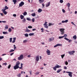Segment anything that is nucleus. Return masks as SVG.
<instances>
[{
    "label": "nucleus",
    "mask_w": 77,
    "mask_h": 77,
    "mask_svg": "<svg viewBox=\"0 0 77 77\" xmlns=\"http://www.w3.org/2000/svg\"><path fill=\"white\" fill-rule=\"evenodd\" d=\"M20 65V62L19 61L17 62L16 63V65L14 66V69H18L20 67H19V65Z\"/></svg>",
    "instance_id": "nucleus-1"
},
{
    "label": "nucleus",
    "mask_w": 77,
    "mask_h": 77,
    "mask_svg": "<svg viewBox=\"0 0 77 77\" xmlns=\"http://www.w3.org/2000/svg\"><path fill=\"white\" fill-rule=\"evenodd\" d=\"M66 73H69L68 75L70 77H72V72H70L66 71Z\"/></svg>",
    "instance_id": "nucleus-2"
},
{
    "label": "nucleus",
    "mask_w": 77,
    "mask_h": 77,
    "mask_svg": "<svg viewBox=\"0 0 77 77\" xmlns=\"http://www.w3.org/2000/svg\"><path fill=\"white\" fill-rule=\"evenodd\" d=\"M2 12H3L5 14V15H6L7 14V12L6 11H6L5 9H2Z\"/></svg>",
    "instance_id": "nucleus-3"
},
{
    "label": "nucleus",
    "mask_w": 77,
    "mask_h": 77,
    "mask_svg": "<svg viewBox=\"0 0 77 77\" xmlns=\"http://www.w3.org/2000/svg\"><path fill=\"white\" fill-rule=\"evenodd\" d=\"M46 53H47V54H48V55H50L51 54H50V50H48V49H47V51H46Z\"/></svg>",
    "instance_id": "nucleus-4"
},
{
    "label": "nucleus",
    "mask_w": 77,
    "mask_h": 77,
    "mask_svg": "<svg viewBox=\"0 0 77 77\" xmlns=\"http://www.w3.org/2000/svg\"><path fill=\"white\" fill-rule=\"evenodd\" d=\"M72 53H75V51H70L69 52H68V53H69L70 55H72Z\"/></svg>",
    "instance_id": "nucleus-5"
},
{
    "label": "nucleus",
    "mask_w": 77,
    "mask_h": 77,
    "mask_svg": "<svg viewBox=\"0 0 77 77\" xmlns=\"http://www.w3.org/2000/svg\"><path fill=\"white\" fill-rule=\"evenodd\" d=\"M24 5V3L23 2H21L20 4V7H21L23 6Z\"/></svg>",
    "instance_id": "nucleus-6"
},
{
    "label": "nucleus",
    "mask_w": 77,
    "mask_h": 77,
    "mask_svg": "<svg viewBox=\"0 0 77 77\" xmlns=\"http://www.w3.org/2000/svg\"><path fill=\"white\" fill-rule=\"evenodd\" d=\"M24 59V56H23V55L22 54L20 55V60H22Z\"/></svg>",
    "instance_id": "nucleus-7"
},
{
    "label": "nucleus",
    "mask_w": 77,
    "mask_h": 77,
    "mask_svg": "<svg viewBox=\"0 0 77 77\" xmlns=\"http://www.w3.org/2000/svg\"><path fill=\"white\" fill-rule=\"evenodd\" d=\"M39 56H36V60L37 62L39 61Z\"/></svg>",
    "instance_id": "nucleus-8"
},
{
    "label": "nucleus",
    "mask_w": 77,
    "mask_h": 77,
    "mask_svg": "<svg viewBox=\"0 0 77 77\" xmlns=\"http://www.w3.org/2000/svg\"><path fill=\"white\" fill-rule=\"evenodd\" d=\"M68 22V20H65V21L63 20L62 21V23H67Z\"/></svg>",
    "instance_id": "nucleus-9"
},
{
    "label": "nucleus",
    "mask_w": 77,
    "mask_h": 77,
    "mask_svg": "<svg viewBox=\"0 0 77 77\" xmlns=\"http://www.w3.org/2000/svg\"><path fill=\"white\" fill-rule=\"evenodd\" d=\"M50 2H48V3L46 5V7H48V6H50Z\"/></svg>",
    "instance_id": "nucleus-10"
},
{
    "label": "nucleus",
    "mask_w": 77,
    "mask_h": 77,
    "mask_svg": "<svg viewBox=\"0 0 77 77\" xmlns=\"http://www.w3.org/2000/svg\"><path fill=\"white\" fill-rule=\"evenodd\" d=\"M2 33L4 35H7L8 34V32H2Z\"/></svg>",
    "instance_id": "nucleus-11"
},
{
    "label": "nucleus",
    "mask_w": 77,
    "mask_h": 77,
    "mask_svg": "<svg viewBox=\"0 0 77 77\" xmlns=\"http://www.w3.org/2000/svg\"><path fill=\"white\" fill-rule=\"evenodd\" d=\"M65 30V29L63 28H61L60 29V32H64Z\"/></svg>",
    "instance_id": "nucleus-12"
},
{
    "label": "nucleus",
    "mask_w": 77,
    "mask_h": 77,
    "mask_svg": "<svg viewBox=\"0 0 77 77\" xmlns=\"http://www.w3.org/2000/svg\"><path fill=\"white\" fill-rule=\"evenodd\" d=\"M20 17L21 20H23V19L24 18V16L22 15H21Z\"/></svg>",
    "instance_id": "nucleus-13"
},
{
    "label": "nucleus",
    "mask_w": 77,
    "mask_h": 77,
    "mask_svg": "<svg viewBox=\"0 0 77 77\" xmlns=\"http://www.w3.org/2000/svg\"><path fill=\"white\" fill-rule=\"evenodd\" d=\"M42 11V10L41 9H39L38 11V12H39V13H40V12H41Z\"/></svg>",
    "instance_id": "nucleus-14"
},
{
    "label": "nucleus",
    "mask_w": 77,
    "mask_h": 77,
    "mask_svg": "<svg viewBox=\"0 0 77 77\" xmlns=\"http://www.w3.org/2000/svg\"><path fill=\"white\" fill-rule=\"evenodd\" d=\"M60 44H58L57 45H55L54 46V47L55 48V47H58V46H60Z\"/></svg>",
    "instance_id": "nucleus-15"
},
{
    "label": "nucleus",
    "mask_w": 77,
    "mask_h": 77,
    "mask_svg": "<svg viewBox=\"0 0 77 77\" xmlns=\"http://www.w3.org/2000/svg\"><path fill=\"white\" fill-rule=\"evenodd\" d=\"M54 25V23H49L48 24V26H53Z\"/></svg>",
    "instance_id": "nucleus-16"
},
{
    "label": "nucleus",
    "mask_w": 77,
    "mask_h": 77,
    "mask_svg": "<svg viewBox=\"0 0 77 77\" xmlns=\"http://www.w3.org/2000/svg\"><path fill=\"white\" fill-rule=\"evenodd\" d=\"M31 15L32 16V17H35L36 16V13H33Z\"/></svg>",
    "instance_id": "nucleus-17"
},
{
    "label": "nucleus",
    "mask_w": 77,
    "mask_h": 77,
    "mask_svg": "<svg viewBox=\"0 0 77 77\" xmlns=\"http://www.w3.org/2000/svg\"><path fill=\"white\" fill-rule=\"evenodd\" d=\"M5 8H4V9H5V11L6 10V9H9V8H8V7L7 6H5Z\"/></svg>",
    "instance_id": "nucleus-18"
},
{
    "label": "nucleus",
    "mask_w": 77,
    "mask_h": 77,
    "mask_svg": "<svg viewBox=\"0 0 77 77\" xmlns=\"http://www.w3.org/2000/svg\"><path fill=\"white\" fill-rule=\"evenodd\" d=\"M39 1L40 2V3H41L44 2V0H39Z\"/></svg>",
    "instance_id": "nucleus-19"
},
{
    "label": "nucleus",
    "mask_w": 77,
    "mask_h": 77,
    "mask_svg": "<svg viewBox=\"0 0 77 77\" xmlns=\"http://www.w3.org/2000/svg\"><path fill=\"white\" fill-rule=\"evenodd\" d=\"M22 22H23V23H26V20L25 18L22 20Z\"/></svg>",
    "instance_id": "nucleus-20"
},
{
    "label": "nucleus",
    "mask_w": 77,
    "mask_h": 77,
    "mask_svg": "<svg viewBox=\"0 0 77 77\" xmlns=\"http://www.w3.org/2000/svg\"><path fill=\"white\" fill-rule=\"evenodd\" d=\"M66 5L68 6V8H69L70 7V4L69 3H68L66 4Z\"/></svg>",
    "instance_id": "nucleus-21"
},
{
    "label": "nucleus",
    "mask_w": 77,
    "mask_h": 77,
    "mask_svg": "<svg viewBox=\"0 0 77 77\" xmlns=\"http://www.w3.org/2000/svg\"><path fill=\"white\" fill-rule=\"evenodd\" d=\"M13 2L14 3V4L15 5V4L17 2V0H13Z\"/></svg>",
    "instance_id": "nucleus-22"
},
{
    "label": "nucleus",
    "mask_w": 77,
    "mask_h": 77,
    "mask_svg": "<svg viewBox=\"0 0 77 77\" xmlns=\"http://www.w3.org/2000/svg\"><path fill=\"white\" fill-rule=\"evenodd\" d=\"M25 37H28L29 36V34L27 33H26L24 34Z\"/></svg>",
    "instance_id": "nucleus-23"
},
{
    "label": "nucleus",
    "mask_w": 77,
    "mask_h": 77,
    "mask_svg": "<svg viewBox=\"0 0 77 77\" xmlns=\"http://www.w3.org/2000/svg\"><path fill=\"white\" fill-rule=\"evenodd\" d=\"M23 15H24V16H26V15L27 14V12H24V13H23Z\"/></svg>",
    "instance_id": "nucleus-24"
},
{
    "label": "nucleus",
    "mask_w": 77,
    "mask_h": 77,
    "mask_svg": "<svg viewBox=\"0 0 77 77\" xmlns=\"http://www.w3.org/2000/svg\"><path fill=\"white\" fill-rule=\"evenodd\" d=\"M73 38H74L75 39H77V36L76 35H75L73 37Z\"/></svg>",
    "instance_id": "nucleus-25"
},
{
    "label": "nucleus",
    "mask_w": 77,
    "mask_h": 77,
    "mask_svg": "<svg viewBox=\"0 0 77 77\" xmlns=\"http://www.w3.org/2000/svg\"><path fill=\"white\" fill-rule=\"evenodd\" d=\"M54 40V38H50L49 41V42H51V41H53Z\"/></svg>",
    "instance_id": "nucleus-26"
},
{
    "label": "nucleus",
    "mask_w": 77,
    "mask_h": 77,
    "mask_svg": "<svg viewBox=\"0 0 77 77\" xmlns=\"http://www.w3.org/2000/svg\"><path fill=\"white\" fill-rule=\"evenodd\" d=\"M56 66V68H61V66H60L59 65H57V66Z\"/></svg>",
    "instance_id": "nucleus-27"
},
{
    "label": "nucleus",
    "mask_w": 77,
    "mask_h": 77,
    "mask_svg": "<svg viewBox=\"0 0 77 77\" xmlns=\"http://www.w3.org/2000/svg\"><path fill=\"white\" fill-rule=\"evenodd\" d=\"M61 71H62V69H59L57 71V73H59V72H60Z\"/></svg>",
    "instance_id": "nucleus-28"
},
{
    "label": "nucleus",
    "mask_w": 77,
    "mask_h": 77,
    "mask_svg": "<svg viewBox=\"0 0 77 77\" xmlns=\"http://www.w3.org/2000/svg\"><path fill=\"white\" fill-rule=\"evenodd\" d=\"M14 51H15V50H13V49H11V50L9 52L10 53H12V52H14Z\"/></svg>",
    "instance_id": "nucleus-29"
},
{
    "label": "nucleus",
    "mask_w": 77,
    "mask_h": 77,
    "mask_svg": "<svg viewBox=\"0 0 77 77\" xmlns=\"http://www.w3.org/2000/svg\"><path fill=\"white\" fill-rule=\"evenodd\" d=\"M8 31L9 32H11L12 31V29H11V28H9Z\"/></svg>",
    "instance_id": "nucleus-30"
},
{
    "label": "nucleus",
    "mask_w": 77,
    "mask_h": 77,
    "mask_svg": "<svg viewBox=\"0 0 77 77\" xmlns=\"http://www.w3.org/2000/svg\"><path fill=\"white\" fill-rule=\"evenodd\" d=\"M10 42H12V38H9Z\"/></svg>",
    "instance_id": "nucleus-31"
},
{
    "label": "nucleus",
    "mask_w": 77,
    "mask_h": 77,
    "mask_svg": "<svg viewBox=\"0 0 77 77\" xmlns=\"http://www.w3.org/2000/svg\"><path fill=\"white\" fill-rule=\"evenodd\" d=\"M56 68H57L56 67V66H55V67H54L53 68V69L54 70V71H56Z\"/></svg>",
    "instance_id": "nucleus-32"
},
{
    "label": "nucleus",
    "mask_w": 77,
    "mask_h": 77,
    "mask_svg": "<svg viewBox=\"0 0 77 77\" xmlns=\"http://www.w3.org/2000/svg\"><path fill=\"white\" fill-rule=\"evenodd\" d=\"M23 64L22 63H21V67H20V69H22L23 68Z\"/></svg>",
    "instance_id": "nucleus-33"
},
{
    "label": "nucleus",
    "mask_w": 77,
    "mask_h": 77,
    "mask_svg": "<svg viewBox=\"0 0 77 77\" xmlns=\"http://www.w3.org/2000/svg\"><path fill=\"white\" fill-rule=\"evenodd\" d=\"M33 35H34V33H30L29 34V36H33Z\"/></svg>",
    "instance_id": "nucleus-34"
},
{
    "label": "nucleus",
    "mask_w": 77,
    "mask_h": 77,
    "mask_svg": "<svg viewBox=\"0 0 77 77\" xmlns=\"http://www.w3.org/2000/svg\"><path fill=\"white\" fill-rule=\"evenodd\" d=\"M30 30L28 29H26V32H30Z\"/></svg>",
    "instance_id": "nucleus-35"
},
{
    "label": "nucleus",
    "mask_w": 77,
    "mask_h": 77,
    "mask_svg": "<svg viewBox=\"0 0 77 77\" xmlns=\"http://www.w3.org/2000/svg\"><path fill=\"white\" fill-rule=\"evenodd\" d=\"M65 56V54H63V55H61V57L62 58V59H63V57Z\"/></svg>",
    "instance_id": "nucleus-36"
},
{
    "label": "nucleus",
    "mask_w": 77,
    "mask_h": 77,
    "mask_svg": "<svg viewBox=\"0 0 77 77\" xmlns=\"http://www.w3.org/2000/svg\"><path fill=\"white\" fill-rule=\"evenodd\" d=\"M27 42V40H23V43H26Z\"/></svg>",
    "instance_id": "nucleus-37"
},
{
    "label": "nucleus",
    "mask_w": 77,
    "mask_h": 77,
    "mask_svg": "<svg viewBox=\"0 0 77 77\" xmlns=\"http://www.w3.org/2000/svg\"><path fill=\"white\" fill-rule=\"evenodd\" d=\"M4 38V36H0V39H3Z\"/></svg>",
    "instance_id": "nucleus-38"
},
{
    "label": "nucleus",
    "mask_w": 77,
    "mask_h": 77,
    "mask_svg": "<svg viewBox=\"0 0 77 77\" xmlns=\"http://www.w3.org/2000/svg\"><path fill=\"white\" fill-rule=\"evenodd\" d=\"M61 32V35H64V33H65V31H63Z\"/></svg>",
    "instance_id": "nucleus-39"
},
{
    "label": "nucleus",
    "mask_w": 77,
    "mask_h": 77,
    "mask_svg": "<svg viewBox=\"0 0 77 77\" xmlns=\"http://www.w3.org/2000/svg\"><path fill=\"white\" fill-rule=\"evenodd\" d=\"M5 29H8V25L5 26Z\"/></svg>",
    "instance_id": "nucleus-40"
},
{
    "label": "nucleus",
    "mask_w": 77,
    "mask_h": 77,
    "mask_svg": "<svg viewBox=\"0 0 77 77\" xmlns=\"http://www.w3.org/2000/svg\"><path fill=\"white\" fill-rule=\"evenodd\" d=\"M64 39L66 40V41H69V39H68L66 37H65L64 38Z\"/></svg>",
    "instance_id": "nucleus-41"
},
{
    "label": "nucleus",
    "mask_w": 77,
    "mask_h": 77,
    "mask_svg": "<svg viewBox=\"0 0 77 77\" xmlns=\"http://www.w3.org/2000/svg\"><path fill=\"white\" fill-rule=\"evenodd\" d=\"M67 36L68 35H66V34H65L63 36V37L64 38V37H67Z\"/></svg>",
    "instance_id": "nucleus-42"
},
{
    "label": "nucleus",
    "mask_w": 77,
    "mask_h": 77,
    "mask_svg": "<svg viewBox=\"0 0 77 77\" xmlns=\"http://www.w3.org/2000/svg\"><path fill=\"white\" fill-rule=\"evenodd\" d=\"M39 74V72H36L35 73V75H38Z\"/></svg>",
    "instance_id": "nucleus-43"
},
{
    "label": "nucleus",
    "mask_w": 77,
    "mask_h": 77,
    "mask_svg": "<svg viewBox=\"0 0 77 77\" xmlns=\"http://www.w3.org/2000/svg\"><path fill=\"white\" fill-rule=\"evenodd\" d=\"M47 22H45V23L43 24L44 26H47Z\"/></svg>",
    "instance_id": "nucleus-44"
},
{
    "label": "nucleus",
    "mask_w": 77,
    "mask_h": 77,
    "mask_svg": "<svg viewBox=\"0 0 77 77\" xmlns=\"http://www.w3.org/2000/svg\"><path fill=\"white\" fill-rule=\"evenodd\" d=\"M63 38V36H59L58 38L59 39H62V38Z\"/></svg>",
    "instance_id": "nucleus-45"
},
{
    "label": "nucleus",
    "mask_w": 77,
    "mask_h": 77,
    "mask_svg": "<svg viewBox=\"0 0 77 77\" xmlns=\"http://www.w3.org/2000/svg\"><path fill=\"white\" fill-rule=\"evenodd\" d=\"M26 20H28V21H31V19H30L29 18H27Z\"/></svg>",
    "instance_id": "nucleus-46"
},
{
    "label": "nucleus",
    "mask_w": 77,
    "mask_h": 77,
    "mask_svg": "<svg viewBox=\"0 0 77 77\" xmlns=\"http://www.w3.org/2000/svg\"><path fill=\"white\" fill-rule=\"evenodd\" d=\"M60 2L61 3H63V0H60Z\"/></svg>",
    "instance_id": "nucleus-47"
},
{
    "label": "nucleus",
    "mask_w": 77,
    "mask_h": 77,
    "mask_svg": "<svg viewBox=\"0 0 77 77\" xmlns=\"http://www.w3.org/2000/svg\"><path fill=\"white\" fill-rule=\"evenodd\" d=\"M28 28H29V29H32V26H29L28 27Z\"/></svg>",
    "instance_id": "nucleus-48"
},
{
    "label": "nucleus",
    "mask_w": 77,
    "mask_h": 77,
    "mask_svg": "<svg viewBox=\"0 0 77 77\" xmlns=\"http://www.w3.org/2000/svg\"><path fill=\"white\" fill-rule=\"evenodd\" d=\"M65 63V65H67L68 64V63L67 61H66Z\"/></svg>",
    "instance_id": "nucleus-49"
},
{
    "label": "nucleus",
    "mask_w": 77,
    "mask_h": 77,
    "mask_svg": "<svg viewBox=\"0 0 77 77\" xmlns=\"http://www.w3.org/2000/svg\"><path fill=\"white\" fill-rule=\"evenodd\" d=\"M11 64H10L8 66V69H9V68H11Z\"/></svg>",
    "instance_id": "nucleus-50"
},
{
    "label": "nucleus",
    "mask_w": 77,
    "mask_h": 77,
    "mask_svg": "<svg viewBox=\"0 0 77 77\" xmlns=\"http://www.w3.org/2000/svg\"><path fill=\"white\" fill-rule=\"evenodd\" d=\"M32 22H33V23L34 22V21H35V18H33L32 19Z\"/></svg>",
    "instance_id": "nucleus-51"
},
{
    "label": "nucleus",
    "mask_w": 77,
    "mask_h": 77,
    "mask_svg": "<svg viewBox=\"0 0 77 77\" xmlns=\"http://www.w3.org/2000/svg\"><path fill=\"white\" fill-rule=\"evenodd\" d=\"M3 65H5L6 66V65H7V63H3Z\"/></svg>",
    "instance_id": "nucleus-52"
},
{
    "label": "nucleus",
    "mask_w": 77,
    "mask_h": 77,
    "mask_svg": "<svg viewBox=\"0 0 77 77\" xmlns=\"http://www.w3.org/2000/svg\"><path fill=\"white\" fill-rule=\"evenodd\" d=\"M62 11L63 13H65V10H64V9H63L62 10Z\"/></svg>",
    "instance_id": "nucleus-53"
},
{
    "label": "nucleus",
    "mask_w": 77,
    "mask_h": 77,
    "mask_svg": "<svg viewBox=\"0 0 77 77\" xmlns=\"http://www.w3.org/2000/svg\"><path fill=\"white\" fill-rule=\"evenodd\" d=\"M45 28H46V29H48V26L47 25H45Z\"/></svg>",
    "instance_id": "nucleus-54"
},
{
    "label": "nucleus",
    "mask_w": 77,
    "mask_h": 77,
    "mask_svg": "<svg viewBox=\"0 0 77 77\" xmlns=\"http://www.w3.org/2000/svg\"><path fill=\"white\" fill-rule=\"evenodd\" d=\"M13 17H17V15L16 14H13Z\"/></svg>",
    "instance_id": "nucleus-55"
},
{
    "label": "nucleus",
    "mask_w": 77,
    "mask_h": 77,
    "mask_svg": "<svg viewBox=\"0 0 77 77\" xmlns=\"http://www.w3.org/2000/svg\"><path fill=\"white\" fill-rule=\"evenodd\" d=\"M64 69H67V67L66 66H64Z\"/></svg>",
    "instance_id": "nucleus-56"
},
{
    "label": "nucleus",
    "mask_w": 77,
    "mask_h": 77,
    "mask_svg": "<svg viewBox=\"0 0 77 77\" xmlns=\"http://www.w3.org/2000/svg\"><path fill=\"white\" fill-rule=\"evenodd\" d=\"M69 42H72V40H69Z\"/></svg>",
    "instance_id": "nucleus-57"
},
{
    "label": "nucleus",
    "mask_w": 77,
    "mask_h": 77,
    "mask_svg": "<svg viewBox=\"0 0 77 77\" xmlns=\"http://www.w3.org/2000/svg\"><path fill=\"white\" fill-rule=\"evenodd\" d=\"M15 40H13L12 41V43H15Z\"/></svg>",
    "instance_id": "nucleus-58"
},
{
    "label": "nucleus",
    "mask_w": 77,
    "mask_h": 77,
    "mask_svg": "<svg viewBox=\"0 0 77 77\" xmlns=\"http://www.w3.org/2000/svg\"><path fill=\"white\" fill-rule=\"evenodd\" d=\"M13 40L16 41V37H14V38H13Z\"/></svg>",
    "instance_id": "nucleus-59"
},
{
    "label": "nucleus",
    "mask_w": 77,
    "mask_h": 77,
    "mask_svg": "<svg viewBox=\"0 0 77 77\" xmlns=\"http://www.w3.org/2000/svg\"><path fill=\"white\" fill-rule=\"evenodd\" d=\"M2 23H6V21H2Z\"/></svg>",
    "instance_id": "nucleus-60"
},
{
    "label": "nucleus",
    "mask_w": 77,
    "mask_h": 77,
    "mask_svg": "<svg viewBox=\"0 0 77 77\" xmlns=\"http://www.w3.org/2000/svg\"><path fill=\"white\" fill-rule=\"evenodd\" d=\"M14 54V53L13 52L11 54H10V56H12V55H13V54Z\"/></svg>",
    "instance_id": "nucleus-61"
},
{
    "label": "nucleus",
    "mask_w": 77,
    "mask_h": 77,
    "mask_svg": "<svg viewBox=\"0 0 77 77\" xmlns=\"http://www.w3.org/2000/svg\"><path fill=\"white\" fill-rule=\"evenodd\" d=\"M42 6H43V7L44 8V6H45V5L44 4H42Z\"/></svg>",
    "instance_id": "nucleus-62"
},
{
    "label": "nucleus",
    "mask_w": 77,
    "mask_h": 77,
    "mask_svg": "<svg viewBox=\"0 0 77 77\" xmlns=\"http://www.w3.org/2000/svg\"><path fill=\"white\" fill-rule=\"evenodd\" d=\"M5 55H6V54H3L2 55V56H5Z\"/></svg>",
    "instance_id": "nucleus-63"
},
{
    "label": "nucleus",
    "mask_w": 77,
    "mask_h": 77,
    "mask_svg": "<svg viewBox=\"0 0 77 77\" xmlns=\"http://www.w3.org/2000/svg\"><path fill=\"white\" fill-rule=\"evenodd\" d=\"M29 72L30 73V75H32V71H29Z\"/></svg>",
    "instance_id": "nucleus-64"
}]
</instances>
